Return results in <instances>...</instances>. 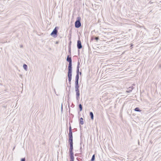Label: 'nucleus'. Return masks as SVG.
Listing matches in <instances>:
<instances>
[{"label":"nucleus","mask_w":161,"mask_h":161,"mask_svg":"<svg viewBox=\"0 0 161 161\" xmlns=\"http://www.w3.org/2000/svg\"><path fill=\"white\" fill-rule=\"evenodd\" d=\"M77 48L79 49H80L82 48V45L81 44V43L80 40V39H79L77 42Z\"/></svg>","instance_id":"nucleus-6"},{"label":"nucleus","mask_w":161,"mask_h":161,"mask_svg":"<svg viewBox=\"0 0 161 161\" xmlns=\"http://www.w3.org/2000/svg\"><path fill=\"white\" fill-rule=\"evenodd\" d=\"M59 28L58 27L56 26L55 28L53 30L50 34V35L53 36L54 38H56L57 36V33H58V30Z\"/></svg>","instance_id":"nucleus-5"},{"label":"nucleus","mask_w":161,"mask_h":161,"mask_svg":"<svg viewBox=\"0 0 161 161\" xmlns=\"http://www.w3.org/2000/svg\"><path fill=\"white\" fill-rule=\"evenodd\" d=\"M69 53L70 55L71 54V48L70 46L69 45Z\"/></svg>","instance_id":"nucleus-16"},{"label":"nucleus","mask_w":161,"mask_h":161,"mask_svg":"<svg viewBox=\"0 0 161 161\" xmlns=\"http://www.w3.org/2000/svg\"><path fill=\"white\" fill-rule=\"evenodd\" d=\"M78 51H79V53L80 51L79 50H78Z\"/></svg>","instance_id":"nucleus-28"},{"label":"nucleus","mask_w":161,"mask_h":161,"mask_svg":"<svg viewBox=\"0 0 161 161\" xmlns=\"http://www.w3.org/2000/svg\"><path fill=\"white\" fill-rule=\"evenodd\" d=\"M69 103L68 105H69V103Z\"/></svg>","instance_id":"nucleus-30"},{"label":"nucleus","mask_w":161,"mask_h":161,"mask_svg":"<svg viewBox=\"0 0 161 161\" xmlns=\"http://www.w3.org/2000/svg\"><path fill=\"white\" fill-rule=\"evenodd\" d=\"M56 43H58V42H57Z\"/></svg>","instance_id":"nucleus-29"},{"label":"nucleus","mask_w":161,"mask_h":161,"mask_svg":"<svg viewBox=\"0 0 161 161\" xmlns=\"http://www.w3.org/2000/svg\"><path fill=\"white\" fill-rule=\"evenodd\" d=\"M79 84L75 85V91L76 92V100L79 101L80 99V93L79 90Z\"/></svg>","instance_id":"nucleus-3"},{"label":"nucleus","mask_w":161,"mask_h":161,"mask_svg":"<svg viewBox=\"0 0 161 161\" xmlns=\"http://www.w3.org/2000/svg\"><path fill=\"white\" fill-rule=\"evenodd\" d=\"M94 39L96 41H98L99 39V38L98 37H95Z\"/></svg>","instance_id":"nucleus-18"},{"label":"nucleus","mask_w":161,"mask_h":161,"mask_svg":"<svg viewBox=\"0 0 161 161\" xmlns=\"http://www.w3.org/2000/svg\"><path fill=\"white\" fill-rule=\"evenodd\" d=\"M20 47H23V45H20Z\"/></svg>","instance_id":"nucleus-24"},{"label":"nucleus","mask_w":161,"mask_h":161,"mask_svg":"<svg viewBox=\"0 0 161 161\" xmlns=\"http://www.w3.org/2000/svg\"><path fill=\"white\" fill-rule=\"evenodd\" d=\"M70 161H74V158H70Z\"/></svg>","instance_id":"nucleus-20"},{"label":"nucleus","mask_w":161,"mask_h":161,"mask_svg":"<svg viewBox=\"0 0 161 161\" xmlns=\"http://www.w3.org/2000/svg\"><path fill=\"white\" fill-rule=\"evenodd\" d=\"M79 75H76L75 80H79Z\"/></svg>","instance_id":"nucleus-15"},{"label":"nucleus","mask_w":161,"mask_h":161,"mask_svg":"<svg viewBox=\"0 0 161 161\" xmlns=\"http://www.w3.org/2000/svg\"><path fill=\"white\" fill-rule=\"evenodd\" d=\"M79 74L81 75L82 74V73L81 72H79Z\"/></svg>","instance_id":"nucleus-22"},{"label":"nucleus","mask_w":161,"mask_h":161,"mask_svg":"<svg viewBox=\"0 0 161 161\" xmlns=\"http://www.w3.org/2000/svg\"><path fill=\"white\" fill-rule=\"evenodd\" d=\"M80 20L81 18L80 17H78L77 18V19L75 23V28H79L81 26Z\"/></svg>","instance_id":"nucleus-4"},{"label":"nucleus","mask_w":161,"mask_h":161,"mask_svg":"<svg viewBox=\"0 0 161 161\" xmlns=\"http://www.w3.org/2000/svg\"><path fill=\"white\" fill-rule=\"evenodd\" d=\"M134 110L136 111L137 112H141V110L140 108L138 107H136L134 109Z\"/></svg>","instance_id":"nucleus-12"},{"label":"nucleus","mask_w":161,"mask_h":161,"mask_svg":"<svg viewBox=\"0 0 161 161\" xmlns=\"http://www.w3.org/2000/svg\"><path fill=\"white\" fill-rule=\"evenodd\" d=\"M81 149H82V147H81V146H80V151L81 152V151H82Z\"/></svg>","instance_id":"nucleus-21"},{"label":"nucleus","mask_w":161,"mask_h":161,"mask_svg":"<svg viewBox=\"0 0 161 161\" xmlns=\"http://www.w3.org/2000/svg\"><path fill=\"white\" fill-rule=\"evenodd\" d=\"M95 159V154H93L92 158L91 159V161H94Z\"/></svg>","instance_id":"nucleus-14"},{"label":"nucleus","mask_w":161,"mask_h":161,"mask_svg":"<svg viewBox=\"0 0 161 161\" xmlns=\"http://www.w3.org/2000/svg\"><path fill=\"white\" fill-rule=\"evenodd\" d=\"M133 44H131V45H130V47H132V46H133Z\"/></svg>","instance_id":"nucleus-23"},{"label":"nucleus","mask_w":161,"mask_h":161,"mask_svg":"<svg viewBox=\"0 0 161 161\" xmlns=\"http://www.w3.org/2000/svg\"><path fill=\"white\" fill-rule=\"evenodd\" d=\"M79 123L81 125H83L84 124L83 119L82 118H80L79 120Z\"/></svg>","instance_id":"nucleus-9"},{"label":"nucleus","mask_w":161,"mask_h":161,"mask_svg":"<svg viewBox=\"0 0 161 161\" xmlns=\"http://www.w3.org/2000/svg\"><path fill=\"white\" fill-rule=\"evenodd\" d=\"M69 127V133L68 134L69 140L68 142L69 143L70 147L69 149V156L70 158H74L73 153V134L72 128L70 124Z\"/></svg>","instance_id":"nucleus-1"},{"label":"nucleus","mask_w":161,"mask_h":161,"mask_svg":"<svg viewBox=\"0 0 161 161\" xmlns=\"http://www.w3.org/2000/svg\"><path fill=\"white\" fill-rule=\"evenodd\" d=\"M71 43V42L70 41V43Z\"/></svg>","instance_id":"nucleus-26"},{"label":"nucleus","mask_w":161,"mask_h":161,"mask_svg":"<svg viewBox=\"0 0 161 161\" xmlns=\"http://www.w3.org/2000/svg\"><path fill=\"white\" fill-rule=\"evenodd\" d=\"M80 64V62L78 61V62L77 66V70H76V75H79V68L80 66L79 65Z\"/></svg>","instance_id":"nucleus-7"},{"label":"nucleus","mask_w":161,"mask_h":161,"mask_svg":"<svg viewBox=\"0 0 161 161\" xmlns=\"http://www.w3.org/2000/svg\"><path fill=\"white\" fill-rule=\"evenodd\" d=\"M67 61L69 62L68 66V80L70 84H71V81L72 79V60L71 57H69V55L67 56L66 58Z\"/></svg>","instance_id":"nucleus-2"},{"label":"nucleus","mask_w":161,"mask_h":161,"mask_svg":"<svg viewBox=\"0 0 161 161\" xmlns=\"http://www.w3.org/2000/svg\"><path fill=\"white\" fill-rule=\"evenodd\" d=\"M23 67L24 69L25 70H27L28 68H27V66L26 64H24L23 65Z\"/></svg>","instance_id":"nucleus-11"},{"label":"nucleus","mask_w":161,"mask_h":161,"mask_svg":"<svg viewBox=\"0 0 161 161\" xmlns=\"http://www.w3.org/2000/svg\"><path fill=\"white\" fill-rule=\"evenodd\" d=\"M133 90V87H130L128 88V90L126 91V92L127 93L130 92Z\"/></svg>","instance_id":"nucleus-8"},{"label":"nucleus","mask_w":161,"mask_h":161,"mask_svg":"<svg viewBox=\"0 0 161 161\" xmlns=\"http://www.w3.org/2000/svg\"><path fill=\"white\" fill-rule=\"evenodd\" d=\"M90 116L91 117V119L93 120L94 119V115L93 113L92 112H90Z\"/></svg>","instance_id":"nucleus-10"},{"label":"nucleus","mask_w":161,"mask_h":161,"mask_svg":"<svg viewBox=\"0 0 161 161\" xmlns=\"http://www.w3.org/2000/svg\"><path fill=\"white\" fill-rule=\"evenodd\" d=\"M79 108L80 109V111H81L82 109V105L81 104H80L79 105Z\"/></svg>","instance_id":"nucleus-13"},{"label":"nucleus","mask_w":161,"mask_h":161,"mask_svg":"<svg viewBox=\"0 0 161 161\" xmlns=\"http://www.w3.org/2000/svg\"><path fill=\"white\" fill-rule=\"evenodd\" d=\"M76 154H75V156H77V155H76Z\"/></svg>","instance_id":"nucleus-25"},{"label":"nucleus","mask_w":161,"mask_h":161,"mask_svg":"<svg viewBox=\"0 0 161 161\" xmlns=\"http://www.w3.org/2000/svg\"><path fill=\"white\" fill-rule=\"evenodd\" d=\"M20 161H25V158H22L21 159Z\"/></svg>","instance_id":"nucleus-19"},{"label":"nucleus","mask_w":161,"mask_h":161,"mask_svg":"<svg viewBox=\"0 0 161 161\" xmlns=\"http://www.w3.org/2000/svg\"><path fill=\"white\" fill-rule=\"evenodd\" d=\"M79 84V80H75V85Z\"/></svg>","instance_id":"nucleus-17"},{"label":"nucleus","mask_w":161,"mask_h":161,"mask_svg":"<svg viewBox=\"0 0 161 161\" xmlns=\"http://www.w3.org/2000/svg\"><path fill=\"white\" fill-rule=\"evenodd\" d=\"M61 108H62V106Z\"/></svg>","instance_id":"nucleus-27"}]
</instances>
